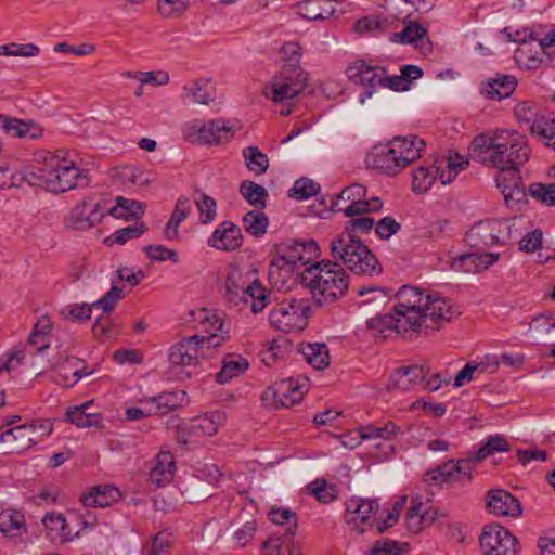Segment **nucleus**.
Here are the masks:
<instances>
[{"label": "nucleus", "instance_id": "obj_60", "mask_svg": "<svg viewBox=\"0 0 555 555\" xmlns=\"http://www.w3.org/2000/svg\"><path fill=\"white\" fill-rule=\"evenodd\" d=\"M124 297V289L113 283L112 288L102 298L94 301L92 306H94V308H101L105 313H109Z\"/></svg>", "mask_w": 555, "mask_h": 555}, {"label": "nucleus", "instance_id": "obj_19", "mask_svg": "<svg viewBox=\"0 0 555 555\" xmlns=\"http://www.w3.org/2000/svg\"><path fill=\"white\" fill-rule=\"evenodd\" d=\"M304 258L298 249L297 241H294L285 254L278 255L271 261L268 270L271 284L275 287L283 286L293 275L297 263L304 264Z\"/></svg>", "mask_w": 555, "mask_h": 555}, {"label": "nucleus", "instance_id": "obj_9", "mask_svg": "<svg viewBox=\"0 0 555 555\" xmlns=\"http://www.w3.org/2000/svg\"><path fill=\"white\" fill-rule=\"evenodd\" d=\"M310 311L308 299L291 298L271 309L269 322L276 330L285 333L300 332L307 325Z\"/></svg>", "mask_w": 555, "mask_h": 555}, {"label": "nucleus", "instance_id": "obj_20", "mask_svg": "<svg viewBox=\"0 0 555 555\" xmlns=\"http://www.w3.org/2000/svg\"><path fill=\"white\" fill-rule=\"evenodd\" d=\"M225 413L220 410L208 412L202 416L193 418L183 426L190 438H201L214 436L225 422Z\"/></svg>", "mask_w": 555, "mask_h": 555}, {"label": "nucleus", "instance_id": "obj_24", "mask_svg": "<svg viewBox=\"0 0 555 555\" xmlns=\"http://www.w3.org/2000/svg\"><path fill=\"white\" fill-rule=\"evenodd\" d=\"M501 257L499 253H465L461 254L452 259L451 268L454 271L470 272L485 271Z\"/></svg>", "mask_w": 555, "mask_h": 555}, {"label": "nucleus", "instance_id": "obj_35", "mask_svg": "<svg viewBox=\"0 0 555 555\" xmlns=\"http://www.w3.org/2000/svg\"><path fill=\"white\" fill-rule=\"evenodd\" d=\"M186 393L182 390L166 391L152 398L142 400V404H151L155 409L154 414H166L183 404Z\"/></svg>", "mask_w": 555, "mask_h": 555}, {"label": "nucleus", "instance_id": "obj_7", "mask_svg": "<svg viewBox=\"0 0 555 555\" xmlns=\"http://www.w3.org/2000/svg\"><path fill=\"white\" fill-rule=\"evenodd\" d=\"M225 340H228V336L224 334L193 335L182 338L170 347L168 360L172 366H196L199 363V358L204 357L202 353L204 348L219 347Z\"/></svg>", "mask_w": 555, "mask_h": 555}, {"label": "nucleus", "instance_id": "obj_14", "mask_svg": "<svg viewBox=\"0 0 555 555\" xmlns=\"http://www.w3.org/2000/svg\"><path fill=\"white\" fill-rule=\"evenodd\" d=\"M225 295L228 300L233 304H238V301L249 304L254 313L261 312L267 306V294L263 286L257 280L246 283L240 273L228 275Z\"/></svg>", "mask_w": 555, "mask_h": 555}, {"label": "nucleus", "instance_id": "obj_28", "mask_svg": "<svg viewBox=\"0 0 555 555\" xmlns=\"http://www.w3.org/2000/svg\"><path fill=\"white\" fill-rule=\"evenodd\" d=\"M0 441L9 443L12 452H24L37 443V437L33 436V429L28 424L8 429L0 435Z\"/></svg>", "mask_w": 555, "mask_h": 555}, {"label": "nucleus", "instance_id": "obj_39", "mask_svg": "<svg viewBox=\"0 0 555 555\" xmlns=\"http://www.w3.org/2000/svg\"><path fill=\"white\" fill-rule=\"evenodd\" d=\"M427 517L428 512H425L423 502L418 498H413L404 519L408 530L412 533L422 531L426 522L434 521V517H430V520H427Z\"/></svg>", "mask_w": 555, "mask_h": 555}, {"label": "nucleus", "instance_id": "obj_8", "mask_svg": "<svg viewBox=\"0 0 555 555\" xmlns=\"http://www.w3.org/2000/svg\"><path fill=\"white\" fill-rule=\"evenodd\" d=\"M185 141L201 145H218L228 142L234 134V128L229 120L218 118L212 120L193 119L181 128Z\"/></svg>", "mask_w": 555, "mask_h": 555}, {"label": "nucleus", "instance_id": "obj_45", "mask_svg": "<svg viewBox=\"0 0 555 555\" xmlns=\"http://www.w3.org/2000/svg\"><path fill=\"white\" fill-rule=\"evenodd\" d=\"M117 176L125 184L134 186H149L153 182V175L143 168L124 166L117 170Z\"/></svg>", "mask_w": 555, "mask_h": 555}, {"label": "nucleus", "instance_id": "obj_61", "mask_svg": "<svg viewBox=\"0 0 555 555\" xmlns=\"http://www.w3.org/2000/svg\"><path fill=\"white\" fill-rule=\"evenodd\" d=\"M196 205L199 211V220L202 223L207 224L216 219L217 204L212 197L206 194H201L199 198L196 199Z\"/></svg>", "mask_w": 555, "mask_h": 555}, {"label": "nucleus", "instance_id": "obj_63", "mask_svg": "<svg viewBox=\"0 0 555 555\" xmlns=\"http://www.w3.org/2000/svg\"><path fill=\"white\" fill-rule=\"evenodd\" d=\"M374 224L375 221L372 217L354 216L346 222L345 230L343 232H349L350 236L356 237L357 234L369 233L373 229Z\"/></svg>", "mask_w": 555, "mask_h": 555}, {"label": "nucleus", "instance_id": "obj_30", "mask_svg": "<svg viewBox=\"0 0 555 555\" xmlns=\"http://www.w3.org/2000/svg\"><path fill=\"white\" fill-rule=\"evenodd\" d=\"M176 472V462L171 452L160 451L156 459L154 466L150 472V479L153 483L162 487L169 483Z\"/></svg>", "mask_w": 555, "mask_h": 555}, {"label": "nucleus", "instance_id": "obj_17", "mask_svg": "<svg viewBox=\"0 0 555 555\" xmlns=\"http://www.w3.org/2000/svg\"><path fill=\"white\" fill-rule=\"evenodd\" d=\"M346 74L353 83L366 88L359 99L360 103L363 104L373 95L377 86L382 87L384 67L373 66L360 60L350 65Z\"/></svg>", "mask_w": 555, "mask_h": 555}, {"label": "nucleus", "instance_id": "obj_56", "mask_svg": "<svg viewBox=\"0 0 555 555\" xmlns=\"http://www.w3.org/2000/svg\"><path fill=\"white\" fill-rule=\"evenodd\" d=\"M508 450V442L501 436H493L476 452L475 462H482L495 452H505Z\"/></svg>", "mask_w": 555, "mask_h": 555}, {"label": "nucleus", "instance_id": "obj_33", "mask_svg": "<svg viewBox=\"0 0 555 555\" xmlns=\"http://www.w3.org/2000/svg\"><path fill=\"white\" fill-rule=\"evenodd\" d=\"M249 367V362L241 354L230 353L222 360L221 370L216 375V382L224 385L233 378L243 375Z\"/></svg>", "mask_w": 555, "mask_h": 555}, {"label": "nucleus", "instance_id": "obj_18", "mask_svg": "<svg viewBox=\"0 0 555 555\" xmlns=\"http://www.w3.org/2000/svg\"><path fill=\"white\" fill-rule=\"evenodd\" d=\"M378 508L375 500L353 496L346 502L345 522L350 530L363 533L373 526L370 520Z\"/></svg>", "mask_w": 555, "mask_h": 555}, {"label": "nucleus", "instance_id": "obj_4", "mask_svg": "<svg viewBox=\"0 0 555 555\" xmlns=\"http://www.w3.org/2000/svg\"><path fill=\"white\" fill-rule=\"evenodd\" d=\"M301 283L309 289L314 305L322 307L346 295L349 276L337 261L322 260L301 272Z\"/></svg>", "mask_w": 555, "mask_h": 555}, {"label": "nucleus", "instance_id": "obj_40", "mask_svg": "<svg viewBox=\"0 0 555 555\" xmlns=\"http://www.w3.org/2000/svg\"><path fill=\"white\" fill-rule=\"evenodd\" d=\"M356 293L362 298L358 304L360 307L373 306L374 308H380L386 306L390 299L389 292L384 287L360 286L356 289Z\"/></svg>", "mask_w": 555, "mask_h": 555}, {"label": "nucleus", "instance_id": "obj_16", "mask_svg": "<svg viewBox=\"0 0 555 555\" xmlns=\"http://www.w3.org/2000/svg\"><path fill=\"white\" fill-rule=\"evenodd\" d=\"M106 214V208L95 196H86L66 218V227L74 231H87L96 227Z\"/></svg>", "mask_w": 555, "mask_h": 555}, {"label": "nucleus", "instance_id": "obj_51", "mask_svg": "<svg viewBox=\"0 0 555 555\" xmlns=\"http://www.w3.org/2000/svg\"><path fill=\"white\" fill-rule=\"evenodd\" d=\"M88 406L89 403H85L81 406L69 409L66 413V420L80 428L96 426L99 417L96 414L86 413Z\"/></svg>", "mask_w": 555, "mask_h": 555}, {"label": "nucleus", "instance_id": "obj_22", "mask_svg": "<svg viewBox=\"0 0 555 555\" xmlns=\"http://www.w3.org/2000/svg\"><path fill=\"white\" fill-rule=\"evenodd\" d=\"M242 242L243 235L240 227L231 221H224L215 229L207 243L210 247L229 251L241 247Z\"/></svg>", "mask_w": 555, "mask_h": 555}, {"label": "nucleus", "instance_id": "obj_55", "mask_svg": "<svg viewBox=\"0 0 555 555\" xmlns=\"http://www.w3.org/2000/svg\"><path fill=\"white\" fill-rule=\"evenodd\" d=\"M319 191L320 186L313 180L308 178H300L295 181L288 194L291 197L297 201H304L315 195Z\"/></svg>", "mask_w": 555, "mask_h": 555}, {"label": "nucleus", "instance_id": "obj_53", "mask_svg": "<svg viewBox=\"0 0 555 555\" xmlns=\"http://www.w3.org/2000/svg\"><path fill=\"white\" fill-rule=\"evenodd\" d=\"M269 518L279 526H286V533L295 534L297 517L291 509L273 507L269 513Z\"/></svg>", "mask_w": 555, "mask_h": 555}, {"label": "nucleus", "instance_id": "obj_38", "mask_svg": "<svg viewBox=\"0 0 555 555\" xmlns=\"http://www.w3.org/2000/svg\"><path fill=\"white\" fill-rule=\"evenodd\" d=\"M297 8L298 14L309 21L324 20L334 13L331 0H306Z\"/></svg>", "mask_w": 555, "mask_h": 555}, {"label": "nucleus", "instance_id": "obj_47", "mask_svg": "<svg viewBox=\"0 0 555 555\" xmlns=\"http://www.w3.org/2000/svg\"><path fill=\"white\" fill-rule=\"evenodd\" d=\"M440 170V165L437 167H425L420 166L416 170L413 172V179H412V188L413 191L423 194L427 192L433 183L438 178V173Z\"/></svg>", "mask_w": 555, "mask_h": 555}, {"label": "nucleus", "instance_id": "obj_23", "mask_svg": "<svg viewBox=\"0 0 555 555\" xmlns=\"http://www.w3.org/2000/svg\"><path fill=\"white\" fill-rule=\"evenodd\" d=\"M487 507L491 514L496 516L517 517L522 513L519 501L503 489L488 492Z\"/></svg>", "mask_w": 555, "mask_h": 555}, {"label": "nucleus", "instance_id": "obj_10", "mask_svg": "<svg viewBox=\"0 0 555 555\" xmlns=\"http://www.w3.org/2000/svg\"><path fill=\"white\" fill-rule=\"evenodd\" d=\"M516 231L515 220L480 221L466 233V243L481 250L493 245H506Z\"/></svg>", "mask_w": 555, "mask_h": 555}, {"label": "nucleus", "instance_id": "obj_21", "mask_svg": "<svg viewBox=\"0 0 555 555\" xmlns=\"http://www.w3.org/2000/svg\"><path fill=\"white\" fill-rule=\"evenodd\" d=\"M430 374L429 369L424 365H410L396 370L389 382V388L401 391H410L423 385L425 378Z\"/></svg>", "mask_w": 555, "mask_h": 555}, {"label": "nucleus", "instance_id": "obj_34", "mask_svg": "<svg viewBox=\"0 0 555 555\" xmlns=\"http://www.w3.org/2000/svg\"><path fill=\"white\" fill-rule=\"evenodd\" d=\"M120 491L108 485L93 487L82 494L81 501L87 507H107L120 499Z\"/></svg>", "mask_w": 555, "mask_h": 555}, {"label": "nucleus", "instance_id": "obj_27", "mask_svg": "<svg viewBox=\"0 0 555 555\" xmlns=\"http://www.w3.org/2000/svg\"><path fill=\"white\" fill-rule=\"evenodd\" d=\"M367 326L387 337L391 332L401 334L411 330L409 324H404V318L398 315L392 309L389 313L377 314L367 321Z\"/></svg>", "mask_w": 555, "mask_h": 555}, {"label": "nucleus", "instance_id": "obj_50", "mask_svg": "<svg viewBox=\"0 0 555 555\" xmlns=\"http://www.w3.org/2000/svg\"><path fill=\"white\" fill-rule=\"evenodd\" d=\"M50 331L51 322L48 318H42L36 323L35 328L29 336V344L36 347L38 352H43L49 348L50 343L47 336Z\"/></svg>", "mask_w": 555, "mask_h": 555}, {"label": "nucleus", "instance_id": "obj_6", "mask_svg": "<svg viewBox=\"0 0 555 555\" xmlns=\"http://www.w3.org/2000/svg\"><path fill=\"white\" fill-rule=\"evenodd\" d=\"M331 251L336 261L340 260L356 274L375 276L383 271L370 248L361 240L350 236L349 232H343L331 242Z\"/></svg>", "mask_w": 555, "mask_h": 555}, {"label": "nucleus", "instance_id": "obj_44", "mask_svg": "<svg viewBox=\"0 0 555 555\" xmlns=\"http://www.w3.org/2000/svg\"><path fill=\"white\" fill-rule=\"evenodd\" d=\"M240 193L255 208L263 209L267 205L268 191L256 182L243 181L240 185Z\"/></svg>", "mask_w": 555, "mask_h": 555}, {"label": "nucleus", "instance_id": "obj_5", "mask_svg": "<svg viewBox=\"0 0 555 555\" xmlns=\"http://www.w3.org/2000/svg\"><path fill=\"white\" fill-rule=\"evenodd\" d=\"M425 145L424 140L414 134L395 137L387 143L375 145L366 155L365 162L371 168L388 176H396L421 157Z\"/></svg>", "mask_w": 555, "mask_h": 555}, {"label": "nucleus", "instance_id": "obj_49", "mask_svg": "<svg viewBox=\"0 0 555 555\" xmlns=\"http://www.w3.org/2000/svg\"><path fill=\"white\" fill-rule=\"evenodd\" d=\"M243 225L248 234L259 237L267 232L269 219L261 211H248L243 218Z\"/></svg>", "mask_w": 555, "mask_h": 555}, {"label": "nucleus", "instance_id": "obj_15", "mask_svg": "<svg viewBox=\"0 0 555 555\" xmlns=\"http://www.w3.org/2000/svg\"><path fill=\"white\" fill-rule=\"evenodd\" d=\"M482 555H518L517 539L500 525H488L479 538Z\"/></svg>", "mask_w": 555, "mask_h": 555}, {"label": "nucleus", "instance_id": "obj_42", "mask_svg": "<svg viewBox=\"0 0 555 555\" xmlns=\"http://www.w3.org/2000/svg\"><path fill=\"white\" fill-rule=\"evenodd\" d=\"M300 351L308 363L317 370H324L330 365V354L325 344L301 345Z\"/></svg>", "mask_w": 555, "mask_h": 555}, {"label": "nucleus", "instance_id": "obj_11", "mask_svg": "<svg viewBox=\"0 0 555 555\" xmlns=\"http://www.w3.org/2000/svg\"><path fill=\"white\" fill-rule=\"evenodd\" d=\"M306 87V78L300 67H283L263 88V95L275 105L296 98Z\"/></svg>", "mask_w": 555, "mask_h": 555}, {"label": "nucleus", "instance_id": "obj_48", "mask_svg": "<svg viewBox=\"0 0 555 555\" xmlns=\"http://www.w3.org/2000/svg\"><path fill=\"white\" fill-rule=\"evenodd\" d=\"M246 167L255 175H261L269 167V158L257 146H247L243 150Z\"/></svg>", "mask_w": 555, "mask_h": 555}, {"label": "nucleus", "instance_id": "obj_26", "mask_svg": "<svg viewBox=\"0 0 555 555\" xmlns=\"http://www.w3.org/2000/svg\"><path fill=\"white\" fill-rule=\"evenodd\" d=\"M42 524L46 528L48 538L55 543L64 544L79 539L81 531L72 533L68 529L65 517L60 513H48L42 518Z\"/></svg>", "mask_w": 555, "mask_h": 555}, {"label": "nucleus", "instance_id": "obj_32", "mask_svg": "<svg viewBox=\"0 0 555 555\" xmlns=\"http://www.w3.org/2000/svg\"><path fill=\"white\" fill-rule=\"evenodd\" d=\"M423 70L416 65H404L401 67V74L389 77L387 70L384 67V79L382 87L388 88L393 91H406L411 88L412 81L421 78Z\"/></svg>", "mask_w": 555, "mask_h": 555}, {"label": "nucleus", "instance_id": "obj_31", "mask_svg": "<svg viewBox=\"0 0 555 555\" xmlns=\"http://www.w3.org/2000/svg\"><path fill=\"white\" fill-rule=\"evenodd\" d=\"M516 86L517 80L514 76L496 75L482 86L481 92L487 99L500 101L509 96Z\"/></svg>", "mask_w": 555, "mask_h": 555}, {"label": "nucleus", "instance_id": "obj_2", "mask_svg": "<svg viewBox=\"0 0 555 555\" xmlns=\"http://www.w3.org/2000/svg\"><path fill=\"white\" fill-rule=\"evenodd\" d=\"M400 302L393 307L398 315L404 318L412 331H418L425 323L427 327L450 322L461 314L457 306L436 294H425L414 286H402L398 292Z\"/></svg>", "mask_w": 555, "mask_h": 555}, {"label": "nucleus", "instance_id": "obj_29", "mask_svg": "<svg viewBox=\"0 0 555 555\" xmlns=\"http://www.w3.org/2000/svg\"><path fill=\"white\" fill-rule=\"evenodd\" d=\"M391 41L413 44L420 50H430L427 29L416 22H406L402 31L392 34Z\"/></svg>", "mask_w": 555, "mask_h": 555}, {"label": "nucleus", "instance_id": "obj_62", "mask_svg": "<svg viewBox=\"0 0 555 555\" xmlns=\"http://www.w3.org/2000/svg\"><path fill=\"white\" fill-rule=\"evenodd\" d=\"M408 551L406 543H398L389 539L376 541L372 547V555H403Z\"/></svg>", "mask_w": 555, "mask_h": 555}, {"label": "nucleus", "instance_id": "obj_58", "mask_svg": "<svg viewBox=\"0 0 555 555\" xmlns=\"http://www.w3.org/2000/svg\"><path fill=\"white\" fill-rule=\"evenodd\" d=\"M547 56L546 52L542 50L540 53H532L530 49L520 48L516 52L517 62L527 67L528 69H537L544 63V57Z\"/></svg>", "mask_w": 555, "mask_h": 555}, {"label": "nucleus", "instance_id": "obj_41", "mask_svg": "<svg viewBox=\"0 0 555 555\" xmlns=\"http://www.w3.org/2000/svg\"><path fill=\"white\" fill-rule=\"evenodd\" d=\"M78 362V359L67 357L63 362L56 363V376L54 377V380L64 387H72L75 385L82 376L88 374L83 370L75 367L72 372V376H69L68 367L76 366Z\"/></svg>", "mask_w": 555, "mask_h": 555}, {"label": "nucleus", "instance_id": "obj_3", "mask_svg": "<svg viewBox=\"0 0 555 555\" xmlns=\"http://www.w3.org/2000/svg\"><path fill=\"white\" fill-rule=\"evenodd\" d=\"M38 165L26 172L24 180L53 193H63L87 183L86 171L68 158L67 150L43 152Z\"/></svg>", "mask_w": 555, "mask_h": 555}, {"label": "nucleus", "instance_id": "obj_12", "mask_svg": "<svg viewBox=\"0 0 555 555\" xmlns=\"http://www.w3.org/2000/svg\"><path fill=\"white\" fill-rule=\"evenodd\" d=\"M366 193V188L359 183L345 188L332 203L333 211H341L347 217H354L380 210L383 207L380 198L365 199Z\"/></svg>", "mask_w": 555, "mask_h": 555}, {"label": "nucleus", "instance_id": "obj_43", "mask_svg": "<svg viewBox=\"0 0 555 555\" xmlns=\"http://www.w3.org/2000/svg\"><path fill=\"white\" fill-rule=\"evenodd\" d=\"M530 131L546 146L555 151V119L544 116H538L533 119Z\"/></svg>", "mask_w": 555, "mask_h": 555}, {"label": "nucleus", "instance_id": "obj_13", "mask_svg": "<svg viewBox=\"0 0 555 555\" xmlns=\"http://www.w3.org/2000/svg\"><path fill=\"white\" fill-rule=\"evenodd\" d=\"M309 389V380L305 376L297 378H286L276 382L268 387L261 396L267 406L279 409L281 406L289 408L301 401Z\"/></svg>", "mask_w": 555, "mask_h": 555}, {"label": "nucleus", "instance_id": "obj_36", "mask_svg": "<svg viewBox=\"0 0 555 555\" xmlns=\"http://www.w3.org/2000/svg\"><path fill=\"white\" fill-rule=\"evenodd\" d=\"M191 212V202L188 197L178 198L175 210L168 220L164 230V235L168 240H177L179 237V227L188 218Z\"/></svg>", "mask_w": 555, "mask_h": 555}, {"label": "nucleus", "instance_id": "obj_64", "mask_svg": "<svg viewBox=\"0 0 555 555\" xmlns=\"http://www.w3.org/2000/svg\"><path fill=\"white\" fill-rule=\"evenodd\" d=\"M144 251L149 259L153 261L170 260L173 263H178L180 260L177 250L167 248L164 245H147L144 247Z\"/></svg>", "mask_w": 555, "mask_h": 555}, {"label": "nucleus", "instance_id": "obj_54", "mask_svg": "<svg viewBox=\"0 0 555 555\" xmlns=\"http://www.w3.org/2000/svg\"><path fill=\"white\" fill-rule=\"evenodd\" d=\"M446 163V169L439 170V179L443 185L451 183L457 173L465 169L468 166V160L456 155L455 159L452 157H449L444 160Z\"/></svg>", "mask_w": 555, "mask_h": 555}, {"label": "nucleus", "instance_id": "obj_46", "mask_svg": "<svg viewBox=\"0 0 555 555\" xmlns=\"http://www.w3.org/2000/svg\"><path fill=\"white\" fill-rule=\"evenodd\" d=\"M116 203V206L106 210L116 218H140L144 214L143 204L138 201L118 196Z\"/></svg>", "mask_w": 555, "mask_h": 555}, {"label": "nucleus", "instance_id": "obj_52", "mask_svg": "<svg viewBox=\"0 0 555 555\" xmlns=\"http://www.w3.org/2000/svg\"><path fill=\"white\" fill-rule=\"evenodd\" d=\"M201 324L203 326V331L208 334L207 336L212 334H224L228 336V339L230 338L229 331L224 330L223 319L212 311H208L206 309L202 311Z\"/></svg>", "mask_w": 555, "mask_h": 555}, {"label": "nucleus", "instance_id": "obj_1", "mask_svg": "<svg viewBox=\"0 0 555 555\" xmlns=\"http://www.w3.org/2000/svg\"><path fill=\"white\" fill-rule=\"evenodd\" d=\"M469 150L478 153L483 165L499 170L495 182L507 204L525 197L519 175V168L530 157L525 134L511 129L483 132L474 138Z\"/></svg>", "mask_w": 555, "mask_h": 555}, {"label": "nucleus", "instance_id": "obj_59", "mask_svg": "<svg viewBox=\"0 0 555 555\" xmlns=\"http://www.w3.org/2000/svg\"><path fill=\"white\" fill-rule=\"evenodd\" d=\"M530 195L547 206H555V184L533 183L529 186Z\"/></svg>", "mask_w": 555, "mask_h": 555}, {"label": "nucleus", "instance_id": "obj_25", "mask_svg": "<svg viewBox=\"0 0 555 555\" xmlns=\"http://www.w3.org/2000/svg\"><path fill=\"white\" fill-rule=\"evenodd\" d=\"M181 99L184 103L208 106L216 99V87L207 78H198L185 85Z\"/></svg>", "mask_w": 555, "mask_h": 555}, {"label": "nucleus", "instance_id": "obj_57", "mask_svg": "<svg viewBox=\"0 0 555 555\" xmlns=\"http://www.w3.org/2000/svg\"><path fill=\"white\" fill-rule=\"evenodd\" d=\"M455 461L450 460L425 474V482L439 483L454 479Z\"/></svg>", "mask_w": 555, "mask_h": 555}, {"label": "nucleus", "instance_id": "obj_37", "mask_svg": "<svg viewBox=\"0 0 555 555\" xmlns=\"http://www.w3.org/2000/svg\"><path fill=\"white\" fill-rule=\"evenodd\" d=\"M0 531L12 538H21L27 533L23 513L15 509H5L0 513Z\"/></svg>", "mask_w": 555, "mask_h": 555}]
</instances>
